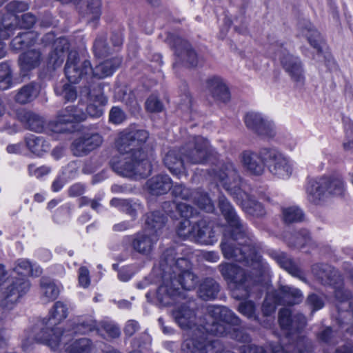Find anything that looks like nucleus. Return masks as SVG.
<instances>
[{
	"label": "nucleus",
	"instance_id": "obj_8",
	"mask_svg": "<svg viewBox=\"0 0 353 353\" xmlns=\"http://www.w3.org/2000/svg\"><path fill=\"white\" fill-rule=\"evenodd\" d=\"M85 119V112L76 106L69 105L58 112L56 119L48 124V128L53 132L65 133L71 130L72 123Z\"/></svg>",
	"mask_w": 353,
	"mask_h": 353
},
{
	"label": "nucleus",
	"instance_id": "obj_29",
	"mask_svg": "<svg viewBox=\"0 0 353 353\" xmlns=\"http://www.w3.org/2000/svg\"><path fill=\"white\" fill-rule=\"evenodd\" d=\"M19 119L24 127L29 130L40 133L45 129L43 118L36 113L23 111L19 114Z\"/></svg>",
	"mask_w": 353,
	"mask_h": 353
},
{
	"label": "nucleus",
	"instance_id": "obj_6",
	"mask_svg": "<svg viewBox=\"0 0 353 353\" xmlns=\"http://www.w3.org/2000/svg\"><path fill=\"white\" fill-rule=\"evenodd\" d=\"M209 178L216 185H221L248 214L262 216L265 214L263 205L242 189V181L234 165L228 162L208 173Z\"/></svg>",
	"mask_w": 353,
	"mask_h": 353
},
{
	"label": "nucleus",
	"instance_id": "obj_1",
	"mask_svg": "<svg viewBox=\"0 0 353 353\" xmlns=\"http://www.w3.org/2000/svg\"><path fill=\"white\" fill-rule=\"evenodd\" d=\"M218 205L232 228L228 235L224 233L220 245L223 256L243 263L252 270L248 273L240 266L230 263H221L219 270L224 279L233 285V296L236 299H246L250 296L252 287L258 284H268L270 268L260 254L261 245L237 215L230 202L221 195Z\"/></svg>",
	"mask_w": 353,
	"mask_h": 353
},
{
	"label": "nucleus",
	"instance_id": "obj_30",
	"mask_svg": "<svg viewBox=\"0 0 353 353\" xmlns=\"http://www.w3.org/2000/svg\"><path fill=\"white\" fill-rule=\"evenodd\" d=\"M176 61L187 67H195L199 59L192 46H174Z\"/></svg>",
	"mask_w": 353,
	"mask_h": 353
},
{
	"label": "nucleus",
	"instance_id": "obj_35",
	"mask_svg": "<svg viewBox=\"0 0 353 353\" xmlns=\"http://www.w3.org/2000/svg\"><path fill=\"white\" fill-rule=\"evenodd\" d=\"M219 290V285L214 279L205 278L199 285L198 295L203 300H212L216 297Z\"/></svg>",
	"mask_w": 353,
	"mask_h": 353
},
{
	"label": "nucleus",
	"instance_id": "obj_34",
	"mask_svg": "<svg viewBox=\"0 0 353 353\" xmlns=\"http://www.w3.org/2000/svg\"><path fill=\"white\" fill-rule=\"evenodd\" d=\"M80 12L88 17L89 23H95L101 15L100 0H80ZM95 26V24H94Z\"/></svg>",
	"mask_w": 353,
	"mask_h": 353
},
{
	"label": "nucleus",
	"instance_id": "obj_19",
	"mask_svg": "<svg viewBox=\"0 0 353 353\" xmlns=\"http://www.w3.org/2000/svg\"><path fill=\"white\" fill-rule=\"evenodd\" d=\"M327 181L322 177L308 179L305 185L307 200L314 205H321L326 201L325 188Z\"/></svg>",
	"mask_w": 353,
	"mask_h": 353
},
{
	"label": "nucleus",
	"instance_id": "obj_45",
	"mask_svg": "<svg viewBox=\"0 0 353 353\" xmlns=\"http://www.w3.org/2000/svg\"><path fill=\"white\" fill-rule=\"evenodd\" d=\"M114 99L133 108H136L137 105L134 94L125 86L118 87L115 89Z\"/></svg>",
	"mask_w": 353,
	"mask_h": 353
},
{
	"label": "nucleus",
	"instance_id": "obj_23",
	"mask_svg": "<svg viewBox=\"0 0 353 353\" xmlns=\"http://www.w3.org/2000/svg\"><path fill=\"white\" fill-rule=\"evenodd\" d=\"M163 162L168 170L174 175L179 176L185 170L186 161L182 154V148L171 150L165 154Z\"/></svg>",
	"mask_w": 353,
	"mask_h": 353
},
{
	"label": "nucleus",
	"instance_id": "obj_7",
	"mask_svg": "<svg viewBox=\"0 0 353 353\" xmlns=\"http://www.w3.org/2000/svg\"><path fill=\"white\" fill-rule=\"evenodd\" d=\"M181 148L187 164L204 163L214 153L208 139L201 136L191 137Z\"/></svg>",
	"mask_w": 353,
	"mask_h": 353
},
{
	"label": "nucleus",
	"instance_id": "obj_10",
	"mask_svg": "<svg viewBox=\"0 0 353 353\" xmlns=\"http://www.w3.org/2000/svg\"><path fill=\"white\" fill-rule=\"evenodd\" d=\"M263 154L267 158L265 165L274 176L281 179H288L293 171L290 159L274 148L263 150Z\"/></svg>",
	"mask_w": 353,
	"mask_h": 353
},
{
	"label": "nucleus",
	"instance_id": "obj_39",
	"mask_svg": "<svg viewBox=\"0 0 353 353\" xmlns=\"http://www.w3.org/2000/svg\"><path fill=\"white\" fill-rule=\"evenodd\" d=\"M208 85L214 98L223 102L230 99V95L228 88L220 79H210L208 81Z\"/></svg>",
	"mask_w": 353,
	"mask_h": 353
},
{
	"label": "nucleus",
	"instance_id": "obj_32",
	"mask_svg": "<svg viewBox=\"0 0 353 353\" xmlns=\"http://www.w3.org/2000/svg\"><path fill=\"white\" fill-rule=\"evenodd\" d=\"M146 186L152 194L161 195L165 194L171 189L172 181L169 176L159 174L149 179Z\"/></svg>",
	"mask_w": 353,
	"mask_h": 353
},
{
	"label": "nucleus",
	"instance_id": "obj_36",
	"mask_svg": "<svg viewBox=\"0 0 353 353\" xmlns=\"http://www.w3.org/2000/svg\"><path fill=\"white\" fill-rule=\"evenodd\" d=\"M14 271L23 277L27 275L37 277L42 273V270L38 265L32 264L29 261L23 259L16 261Z\"/></svg>",
	"mask_w": 353,
	"mask_h": 353
},
{
	"label": "nucleus",
	"instance_id": "obj_31",
	"mask_svg": "<svg viewBox=\"0 0 353 353\" xmlns=\"http://www.w3.org/2000/svg\"><path fill=\"white\" fill-rule=\"evenodd\" d=\"M72 327L66 330L67 333H70V336L68 337V345L73 340V336L77 334H85L94 330H97V322L92 319H81L73 321L72 323ZM71 344H70V345Z\"/></svg>",
	"mask_w": 353,
	"mask_h": 353
},
{
	"label": "nucleus",
	"instance_id": "obj_61",
	"mask_svg": "<svg viewBox=\"0 0 353 353\" xmlns=\"http://www.w3.org/2000/svg\"><path fill=\"white\" fill-rule=\"evenodd\" d=\"M41 44H70V42L63 37L57 38L55 34L50 32L42 37Z\"/></svg>",
	"mask_w": 353,
	"mask_h": 353
},
{
	"label": "nucleus",
	"instance_id": "obj_40",
	"mask_svg": "<svg viewBox=\"0 0 353 353\" xmlns=\"http://www.w3.org/2000/svg\"><path fill=\"white\" fill-rule=\"evenodd\" d=\"M299 27L301 29L302 35L306 38L310 44H321L325 42L323 37L310 21L300 23Z\"/></svg>",
	"mask_w": 353,
	"mask_h": 353
},
{
	"label": "nucleus",
	"instance_id": "obj_20",
	"mask_svg": "<svg viewBox=\"0 0 353 353\" xmlns=\"http://www.w3.org/2000/svg\"><path fill=\"white\" fill-rule=\"evenodd\" d=\"M279 322L281 328L287 331L289 336L299 332L305 325V319L303 315L297 314L292 316L289 309L283 308L279 312Z\"/></svg>",
	"mask_w": 353,
	"mask_h": 353
},
{
	"label": "nucleus",
	"instance_id": "obj_22",
	"mask_svg": "<svg viewBox=\"0 0 353 353\" xmlns=\"http://www.w3.org/2000/svg\"><path fill=\"white\" fill-rule=\"evenodd\" d=\"M158 238L154 234L144 230L136 234L132 237V248L135 252L144 256H148L152 252Z\"/></svg>",
	"mask_w": 353,
	"mask_h": 353
},
{
	"label": "nucleus",
	"instance_id": "obj_37",
	"mask_svg": "<svg viewBox=\"0 0 353 353\" xmlns=\"http://www.w3.org/2000/svg\"><path fill=\"white\" fill-rule=\"evenodd\" d=\"M26 143L30 151L37 156H41L50 148V144L43 137L33 134L26 137Z\"/></svg>",
	"mask_w": 353,
	"mask_h": 353
},
{
	"label": "nucleus",
	"instance_id": "obj_9",
	"mask_svg": "<svg viewBox=\"0 0 353 353\" xmlns=\"http://www.w3.org/2000/svg\"><path fill=\"white\" fill-rule=\"evenodd\" d=\"M92 67L89 60L81 59L76 50H70L65 66V73L70 83H79L81 79L92 75Z\"/></svg>",
	"mask_w": 353,
	"mask_h": 353
},
{
	"label": "nucleus",
	"instance_id": "obj_38",
	"mask_svg": "<svg viewBox=\"0 0 353 353\" xmlns=\"http://www.w3.org/2000/svg\"><path fill=\"white\" fill-rule=\"evenodd\" d=\"M39 93V87L34 83H30L23 86L17 93L15 100L17 102L25 104L33 101Z\"/></svg>",
	"mask_w": 353,
	"mask_h": 353
},
{
	"label": "nucleus",
	"instance_id": "obj_13",
	"mask_svg": "<svg viewBox=\"0 0 353 353\" xmlns=\"http://www.w3.org/2000/svg\"><path fill=\"white\" fill-rule=\"evenodd\" d=\"M28 8V3L24 1H12L6 5L7 13L3 16L0 23V41L10 37V28L18 21L17 13L25 12Z\"/></svg>",
	"mask_w": 353,
	"mask_h": 353
},
{
	"label": "nucleus",
	"instance_id": "obj_46",
	"mask_svg": "<svg viewBox=\"0 0 353 353\" xmlns=\"http://www.w3.org/2000/svg\"><path fill=\"white\" fill-rule=\"evenodd\" d=\"M288 242L290 246L301 248L310 244L312 242V239L310 232L307 230L303 229L289 237Z\"/></svg>",
	"mask_w": 353,
	"mask_h": 353
},
{
	"label": "nucleus",
	"instance_id": "obj_55",
	"mask_svg": "<svg viewBox=\"0 0 353 353\" xmlns=\"http://www.w3.org/2000/svg\"><path fill=\"white\" fill-rule=\"evenodd\" d=\"M310 46L312 52L316 53L315 55L313 56L314 59L319 61H325L326 65L330 70H333L336 68L335 62L332 57L328 52L324 54L319 46L313 45Z\"/></svg>",
	"mask_w": 353,
	"mask_h": 353
},
{
	"label": "nucleus",
	"instance_id": "obj_28",
	"mask_svg": "<svg viewBox=\"0 0 353 353\" xmlns=\"http://www.w3.org/2000/svg\"><path fill=\"white\" fill-rule=\"evenodd\" d=\"M270 256L274 259L277 263L292 276L299 278L303 281L305 279L301 270L294 264L292 259L285 253L277 251H272Z\"/></svg>",
	"mask_w": 353,
	"mask_h": 353
},
{
	"label": "nucleus",
	"instance_id": "obj_14",
	"mask_svg": "<svg viewBox=\"0 0 353 353\" xmlns=\"http://www.w3.org/2000/svg\"><path fill=\"white\" fill-rule=\"evenodd\" d=\"M265 150H268V148H262L257 152L245 150L241 154V163L247 172L255 176H260L264 172L267 160L263 154Z\"/></svg>",
	"mask_w": 353,
	"mask_h": 353
},
{
	"label": "nucleus",
	"instance_id": "obj_49",
	"mask_svg": "<svg viewBox=\"0 0 353 353\" xmlns=\"http://www.w3.org/2000/svg\"><path fill=\"white\" fill-rule=\"evenodd\" d=\"M256 134L264 139H271L276 135V128L274 122L267 117L258 127Z\"/></svg>",
	"mask_w": 353,
	"mask_h": 353
},
{
	"label": "nucleus",
	"instance_id": "obj_64",
	"mask_svg": "<svg viewBox=\"0 0 353 353\" xmlns=\"http://www.w3.org/2000/svg\"><path fill=\"white\" fill-rule=\"evenodd\" d=\"M79 283L83 288H87L90 285L89 270L85 267H81L79 270Z\"/></svg>",
	"mask_w": 353,
	"mask_h": 353
},
{
	"label": "nucleus",
	"instance_id": "obj_42",
	"mask_svg": "<svg viewBox=\"0 0 353 353\" xmlns=\"http://www.w3.org/2000/svg\"><path fill=\"white\" fill-rule=\"evenodd\" d=\"M327 181L325 188L326 199L330 196H341L345 192V183L341 178H330L324 176Z\"/></svg>",
	"mask_w": 353,
	"mask_h": 353
},
{
	"label": "nucleus",
	"instance_id": "obj_54",
	"mask_svg": "<svg viewBox=\"0 0 353 353\" xmlns=\"http://www.w3.org/2000/svg\"><path fill=\"white\" fill-rule=\"evenodd\" d=\"M55 92L57 95L61 96L67 101H73L77 97L75 88L69 83H64L61 86H57Z\"/></svg>",
	"mask_w": 353,
	"mask_h": 353
},
{
	"label": "nucleus",
	"instance_id": "obj_53",
	"mask_svg": "<svg viewBox=\"0 0 353 353\" xmlns=\"http://www.w3.org/2000/svg\"><path fill=\"white\" fill-rule=\"evenodd\" d=\"M12 85V71L7 63H0V89L6 90Z\"/></svg>",
	"mask_w": 353,
	"mask_h": 353
},
{
	"label": "nucleus",
	"instance_id": "obj_41",
	"mask_svg": "<svg viewBox=\"0 0 353 353\" xmlns=\"http://www.w3.org/2000/svg\"><path fill=\"white\" fill-rule=\"evenodd\" d=\"M112 206L118 208L121 211L125 212L134 219L137 211L140 210L141 207L139 203H132L126 199L114 198L110 201Z\"/></svg>",
	"mask_w": 353,
	"mask_h": 353
},
{
	"label": "nucleus",
	"instance_id": "obj_3",
	"mask_svg": "<svg viewBox=\"0 0 353 353\" xmlns=\"http://www.w3.org/2000/svg\"><path fill=\"white\" fill-rule=\"evenodd\" d=\"M174 318L177 324L183 330L202 332L203 330L211 334L224 336L240 342H249L250 336L243 330L236 327L241 323L240 318L226 307L210 305L208 307L207 321L201 327L196 325V318L193 309L183 303L173 311Z\"/></svg>",
	"mask_w": 353,
	"mask_h": 353
},
{
	"label": "nucleus",
	"instance_id": "obj_24",
	"mask_svg": "<svg viewBox=\"0 0 353 353\" xmlns=\"http://www.w3.org/2000/svg\"><path fill=\"white\" fill-rule=\"evenodd\" d=\"M41 59V52L34 49H28L22 53L19 59L21 76L27 77L29 72L38 67Z\"/></svg>",
	"mask_w": 353,
	"mask_h": 353
},
{
	"label": "nucleus",
	"instance_id": "obj_17",
	"mask_svg": "<svg viewBox=\"0 0 353 353\" xmlns=\"http://www.w3.org/2000/svg\"><path fill=\"white\" fill-rule=\"evenodd\" d=\"M30 288L29 281L23 276L12 278L10 284L4 292V297L1 301L3 307H10V305L16 303Z\"/></svg>",
	"mask_w": 353,
	"mask_h": 353
},
{
	"label": "nucleus",
	"instance_id": "obj_51",
	"mask_svg": "<svg viewBox=\"0 0 353 353\" xmlns=\"http://www.w3.org/2000/svg\"><path fill=\"white\" fill-rule=\"evenodd\" d=\"M276 294L273 291L268 292L262 305V312L264 316H271L274 313L276 305H281L277 301Z\"/></svg>",
	"mask_w": 353,
	"mask_h": 353
},
{
	"label": "nucleus",
	"instance_id": "obj_33",
	"mask_svg": "<svg viewBox=\"0 0 353 353\" xmlns=\"http://www.w3.org/2000/svg\"><path fill=\"white\" fill-rule=\"evenodd\" d=\"M121 60L119 57L107 59L92 68V76L98 79H103L110 76L120 66Z\"/></svg>",
	"mask_w": 353,
	"mask_h": 353
},
{
	"label": "nucleus",
	"instance_id": "obj_5",
	"mask_svg": "<svg viewBox=\"0 0 353 353\" xmlns=\"http://www.w3.org/2000/svg\"><path fill=\"white\" fill-rule=\"evenodd\" d=\"M149 138L147 130L125 129L116 141L119 156L111 161L112 169L119 175L139 179L151 173L152 167L143 145Z\"/></svg>",
	"mask_w": 353,
	"mask_h": 353
},
{
	"label": "nucleus",
	"instance_id": "obj_43",
	"mask_svg": "<svg viewBox=\"0 0 353 353\" xmlns=\"http://www.w3.org/2000/svg\"><path fill=\"white\" fill-rule=\"evenodd\" d=\"M196 222L192 224L190 220L181 221L176 228V234L183 240L194 241Z\"/></svg>",
	"mask_w": 353,
	"mask_h": 353
},
{
	"label": "nucleus",
	"instance_id": "obj_62",
	"mask_svg": "<svg viewBox=\"0 0 353 353\" xmlns=\"http://www.w3.org/2000/svg\"><path fill=\"white\" fill-rule=\"evenodd\" d=\"M126 119L125 113L119 107H113L110 111L109 119L114 124H119Z\"/></svg>",
	"mask_w": 353,
	"mask_h": 353
},
{
	"label": "nucleus",
	"instance_id": "obj_60",
	"mask_svg": "<svg viewBox=\"0 0 353 353\" xmlns=\"http://www.w3.org/2000/svg\"><path fill=\"white\" fill-rule=\"evenodd\" d=\"M145 108L151 112H159L163 109L162 102L155 95H151L145 101Z\"/></svg>",
	"mask_w": 353,
	"mask_h": 353
},
{
	"label": "nucleus",
	"instance_id": "obj_16",
	"mask_svg": "<svg viewBox=\"0 0 353 353\" xmlns=\"http://www.w3.org/2000/svg\"><path fill=\"white\" fill-rule=\"evenodd\" d=\"M280 61L285 72L294 82L299 84L304 83L305 78L303 63L299 57L288 52H282Z\"/></svg>",
	"mask_w": 353,
	"mask_h": 353
},
{
	"label": "nucleus",
	"instance_id": "obj_18",
	"mask_svg": "<svg viewBox=\"0 0 353 353\" xmlns=\"http://www.w3.org/2000/svg\"><path fill=\"white\" fill-rule=\"evenodd\" d=\"M312 272L318 281L324 285H330L336 289V296L341 291L338 289L341 283L339 272L327 264H316L312 266Z\"/></svg>",
	"mask_w": 353,
	"mask_h": 353
},
{
	"label": "nucleus",
	"instance_id": "obj_52",
	"mask_svg": "<svg viewBox=\"0 0 353 353\" xmlns=\"http://www.w3.org/2000/svg\"><path fill=\"white\" fill-rule=\"evenodd\" d=\"M97 332L103 335L104 332L108 337L115 339L120 336L121 331L119 326L112 321H102L101 322Z\"/></svg>",
	"mask_w": 353,
	"mask_h": 353
},
{
	"label": "nucleus",
	"instance_id": "obj_27",
	"mask_svg": "<svg viewBox=\"0 0 353 353\" xmlns=\"http://www.w3.org/2000/svg\"><path fill=\"white\" fill-rule=\"evenodd\" d=\"M166 221L167 217L163 212L160 211L149 212L145 216V231L159 237Z\"/></svg>",
	"mask_w": 353,
	"mask_h": 353
},
{
	"label": "nucleus",
	"instance_id": "obj_63",
	"mask_svg": "<svg viewBox=\"0 0 353 353\" xmlns=\"http://www.w3.org/2000/svg\"><path fill=\"white\" fill-rule=\"evenodd\" d=\"M307 303L312 308V311L321 309L324 306L323 299L315 294H310L307 299Z\"/></svg>",
	"mask_w": 353,
	"mask_h": 353
},
{
	"label": "nucleus",
	"instance_id": "obj_50",
	"mask_svg": "<svg viewBox=\"0 0 353 353\" xmlns=\"http://www.w3.org/2000/svg\"><path fill=\"white\" fill-rule=\"evenodd\" d=\"M283 218L285 223L299 222L304 219V213L298 206H290L283 209Z\"/></svg>",
	"mask_w": 353,
	"mask_h": 353
},
{
	"label": "nucleus",
	"instance_id": "obj_44",
	"mask_svg": "<svg viewBox=\"0 0 353 353\" xmlns=\"http://www.w3.org/2000/svg\"><path fill=\"white\" fill-rule=\"evenodd\" d=\"M41 288L43 299H45L46 301L56 299L59 294V288L48 279H42L41 280Z\"/></svg>",
	"mask_w": 353,
	"mask_h": 353
},
{
	"label": "nucleus",
	"instance_id": "obj_12",
	"mask_svg": "<svg viewBox=\"0 0 353 353\" xmlns=\"http://www.w3.org/2000/svg\"><path fill=\"white\" fill-rule=\"evenodd\" d=\"M172 193L176 198L192 201L199 208L208 212H212L214 209L210 198L200 190H192L182 184H176L172 188Z\"/></svg>",
	"mask_w": 353,
	"mask_h": 353
},
{
	"label": "nucleus",
	"instance_id": "obj_11",
	"mask_svg": "<svg viewBox=\"0 0 353 353\" xmlns=\"http://www.w3.org/2000/svg\"><path fill=\"white\" fill-rule=\"evenodd\" d=\"M81 94L90 100L87 107V115L99 118L103 114V106L107 103V99L103 93V87L100 83H92L85 85L81 90Z\"/></svg>",
	"mask_w": 353,
	"mask_h": 353
},
{
	"label": "nucleus",
	"instance_id": "obj_58",
	"mask_svg": "<svg viewBox=\"0 0 353 353\" xmlns=\"http://www.w3.org/2000/svg\"><path fill=\"white\" fill-rule=\"evenodd\" d=\"M177 212L181 217L188 219L198 214L197 210L185 203H178L175 205Z\"/></svg>",
	"mask_w": 353,
	"mask_h": 353
},
{
	"label": "nucleus",
	"instance_id": "obj_25",
	"mask_svg": "<svg viewBox=\"0 0 353 353\" xmlns=\"http://www.w3.org/2000/svg\"><path fill=\"white\" fill-rule=\"evenodd\" d=\"M194 241L205 245L213 244L217 241L216 231L211 223L205 219L196 222Z\"/></svg>",
	"mask_w": 353,
	"mask_h": 353
},
{
	"label": "nucleus",
	"instance_id": "obj_47",
	"mask_svg": "<svg viewBox=\"0 0 353 353\" xmlns=\"http://www.w3.org/2000/svg\"><path fill=\"white\" fill-rule=\"evenodd\" d=\"M238 312L247 319L259 323V315L256 312L255 303L252 301L241 302L237 307Z\"/></svg>",
	"mask_w": 353,
	"mask_h": 353
},
{
	"label": "nucleus",
	"instance_id": "obj_21",
	"mask_svg": "<svg viewBox=\"0 0 353 353\" xmlns=\"http://www.w3.org/2000/svg\"><path fill=\"white\" fill-rule=\"evenodd\" d=\"M219 343L208 341L203 336L186 339L182 345L185 353H218L215 350Z\"/></svg>",
	"mask_w": 353,
	"mask_h": 353
},
{
	"label": "nucleus",
	"instance_id": "obj_2",
	"mask_svg": "<svg viewBox=\"0 0 353 353\" xmlns=\"http://www.w3.org/2000/svg\"><path fill=\"white\" fill-rule=\"evenodd\" d=\"M69 314L68 305L62 301H57L49 312V318L37 323L32 330L26 334L22 341L21 347L24 351H29L33 343L45 344L58 353L65 350L68 353H90L92 342L87 338L76 339L68 345V337L70 333L56 326L65 319Z\"/></svg>",
	"mask_w": 353,
	"mask_h": 353
},
{
	"label": "nucleus",
	"instance_id": "obj_26",
	"mask_svg": "<svg viewBox=\"0 0 353 353\" xmlns=\"http://www.w3.org/2000/svg\"><path fill=\"white\" fill-rule=\"evenodd\" d=\"M273 292L277 294V301L281 305L298 304L302 301L303 297L300 290L290 285L281 286Z\"/></svg>",
	"mask_w": 353,
	"mask_h": 353
},
{
	"label": "nucleus",
	"instance_id": "obj_15",
	"mask_svg": "<svg viewBox=\"0 0 353 353\" xmlns=\"http://www.w3.org/2000/svg\"><path fill=\"white\" fill-rule=\"evenodd\" d=\"M103 142L102 136L97 132H86L74 139L71 150L74 156L83 157L99 148Z\"/></svg>",
	"mask_w": 353,
	"mask_h": 353
},
{
	"label": "nucleus",
	"instance_id": "obj_4",
	"mask_svg": "<svg viewBox=\"0 0 353 353\" xmlns=\"http://www.w3.org/2000/svg\"><path fill=\"white\" fill-rule=\"evenodd\" d=\"M178 247L167 249L163 254L160 266L163 272V282L157 291V299L163 306L174 304L184 299L181 289L194 290L199 283V277L192 271V264L186 257H176Z\"/></svg>",
	"mask_w": 353,
	"mask_h": 353
},
{
	"label": "nucleus",
	"instance_id": "obj_56",
	"mask_svg": "<svg viewBox=\"0 0 353 353\" xmlns=\"http://www.w3.org/2000/svg\"><path fill=\"white\" fill-rule=\"evenodd\" d=\"M36 22V17L34 14L28 12L21 15V18L18 17L17 23H14L10 28V34L12 30L19 27V28L30 29Z\"/></svg>",
	"mask_w": 353,
	"mask_h": 353
},
{
	"label": "nucleus",
	"instance_id": "obj_57",
	"mask_svg": "<svg viewBox=\"0 0 353 353\" xmlns=\"http://www.w3.org/2000/svg\"><path fill=\"white\" fill-rule=\"evenodd\" d=\"M38 34L35 32H19L17 37L10 44H36Z\"/></svg>",
	"mask_w": 353,
	"mask_h": 353
},
{
	"label": "nucleus",
	"instance_id": "obj_48",
	"mask_svg": "<svg viewBox=\"0 0 353 353\" xmlns=\"http://www.w3.org/2000/svg\"><path fill=\"white\" fill-rule=\"evenodd\" d=\"M267 118L266 116L256 112H249L244 117L246 127L256 134L258 127Z\"/></svg>",
	"mask_w": 353,
	"mask_h": 353
},
{
	"label": "nucleus",
	"instance_id": "obj_59",
	"mask_svg": "<svg viewBox=\"0 0 353 353\" xmlns=\"http://www.w3.org/2000/svg\"><path fill=\"white\" fill-rule=\"evenodd\" d=\"M64 57L63 46H57L54 50L50 54V62L54 66H59L63 62Z\"/></svg>",
	"mask_w": 353,
	"mask_h": 353
}]
</instances>
